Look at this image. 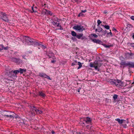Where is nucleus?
<instances>
[{
  "mask_svg": "<svg viewBox=\"0 0 134 134\" xmlns=\"http://www.w3.org/2000/svg\"><path fill=\"white\" fill-rule=\"evenodd\" d=\"M110 32L109 33H107V35H110L111 36H112V34L111 31L110 30Z\"/></svg>",
  "mask_w": 134,
  "mask_h": 134,
  "instance_id": "nucleus-39",
  "label": "nucleus"
},
{
  "mask_svg": "<svg viewBox=\"0 0 134 134\" xmlns=\"http://www.w3.org/2000/svg\"><path fill=\"white\" fill-rule=\"evenodd\" d=\"M132 47H133L134 49V46H133Z\"/></svg>",
  "mask_w": 134,
  "mask_h": 134,
  "instance_id": "nucleus-64",
  "label": "nucleus"
},
{
  "mask_svg": "<svg viewBox=\"0 0 134 134\" xmlns=\"http://www.w3.org/2000/svg\"><path fill=\"white\" fill-rule=\"evenodd\" d=\"M86 11H87V10H82L81 11L82 13H85L86 12Z\"/></svg>",
  "mask_w": 134,
  "mask_h": 134,
  "instance_id": "nucleus-53",
  "label": "nucleus"
},
{
  "mask_svg": "<svg viewBox=\"0 0 134 134\" xmlns=\"http://www.w3.org/2000/svg\"><path fill=\"white\" fill-rule=\"evenodd\" d=\"M14 118H19L20 119V117L18 115H17L16 114L14 113Z\"/></svg>",
  "mask_w": 134,
  "mask_h": 134,
  "instance_id": "nucleus-30",
  "label": "nucleus"
},
{
  "mask_svg": "<svg viewBox=\"0 0 134 134\" xmlns=\"http://www.w3.org/2000/svg\"><path fill=\"white\" fill-rule=\"evenodd\" d=\"M11 113V112H8L5 111H4L2 112V115L4 116H6L7 117Z\"/></svg>",
  "mask_w": 134,
  "mask_h": 134,
  "instance_id": "nucleus-14",
  "label": "nucleus"
},
{
  "mask_svg": "<svg viewBox=\"0 0 134 134\" xmlns=\"http://www.w3.org/2000/svg\"><path fill=\"white\" fill-rule=\"evenodd\" d=\"M2 19L5 21L8 22V18L6 14L3 12L0 13V19Z\"/></svg>",
  "mask_w": 134,
  "mask_h": 134,
  "instance_id": "nucleus-6",
  "label": "nucleus"
},
{
  "mask_svg": "<svg viewBox=\"0 0 134 134\" xmlns=\"http://www.w3.org/2000/svg\"><path fill=\"white\" fill-rule=\"evenodd\" d=\"M115 120L118 121V123L120 124H121L122 123H126L127 124L128 123V121H126V120L123 119L120 120V119L119 118L116 119Z\"/></svg>",
  "mask_w": 134,
  "mask_h": 134,
  "instance_id": "nucleus-10",
  "label": "nucleus"
},
{
  "mask_svg": "<svg viewBox=\"0 0 134 134\" xmlns=\"http://www.w3.org/2000/svg\"><path fill=\"white\" fill-rule=\"evenodd\" d=\"M78 65H79V66L77 68V69H78L81 68L82 65L81 63L79 62H78Z\"/></svg>",
  "mask_w": 134,
  "mask_h": 134,
  "instance_id": "nucleus-24",
  "label": "nucleus"
},
{
  "mask_svg": "<svg viewBox=\"0 0 134 134\" xmlns=\"http://www.w3.org/2000/svg\"><path fill=\"white\" fill-rule=\"evenodd\" d=\"M118 95L117 94H114L113 96V98L114 100H116V99H117L118 97Z\"/></svg>",
  "mask_w": 134,
  "mask_h": 134,
  "instance_id": "nucleus-32",
  "label": "nucleus"
},
{
  "mask_svg": "<svg viewBox=\"0 0 134 134\" xmlns=\"http://www.w3.org/2000/svg\"><path fill=\"white\" fill-rule=\"evenodd\" d=\"M91 36L92 37H94L95 38H97L98 37V36L97 35H96L95 34H91Z\"/></svg>",
  "mask_w": 134,
  "mask_h": 134,
  "instance_id": "nucleus-27",
  "label": "nucleus"
},
{
  "mask_svg": "<svg viewBox=\"0 0 134 134\" xmlns=\"http://www.w3.org/2000/svg\"><path fill=\"white\" fill-rule=\"evenodd\" d=\"M131 59H134V53H133V56H132V57H131Z\"/></svg>",
  "mask_w": 134,
  "mask_h": 134,
  "instance_id": "nucleus-57",
  "label": "nucleus"
},
{
  "mask_svg": "<svg viewBox=\"0 0 134 134\" xmlns=\"http://www.w3.org/2000/svg\"><path fill=\"white\" fill-rule=\"evenodd\" d=\"M71 34L72 36L75 37L77 35L76 33L74 31H71Z\"/></svg>",
  "mask_w": 134,
  "mask_h": 134,
  "instance_id": "nucleus-25",
  "label": "nucleus"
},
{
  "mask_svg": "<svg viewBox=\"0 0 134 134\" xmlns=\"http://www.w3.org/2000/svg\"><path fill=\"white\" fill-rule=\"evenodd\" d=\"M124 128H126L127 127V125L126 124H123L122 125Z\"/></svg>",
  "mask_w": 134,
  "mask_h": 134,
  "instance_id": "nucleus-43",
  "label": "nucleus"
},
{
  "mask_svg": "<svg viewBox=\"0 0 134 134\" xmlns=\"http://www.w3.org/2000/svg\"><path fill=\"white\" fill-rule=\"evenodd\" d=\"M38 95L42 98H44L46 95L45 93H43L42 91H40L38 93Z\"/></svg>",
  "mask_w": 134,
  "mask_h": 134,
  "instance_id": "nucleus-17",
  "label": "nucleus"
},
{
  "mask_svg": "<svg viewBox=\"0 0 134 134\" xmlns=\"http://www.w3.org/2000/svg\"><path fill=\"white\" fill-rule=\"evenodd\" d=\"M83 120V121L80 122V124L83 126H85L86 124H91L92 121L91 119L88 117L84 118Z\"/></svg>",
  "mask_w": 134,
  "mask_h": 134,
  "instance_id": "nucleus-4",
  "label": "nucleus"
},
{
  "mask_svg": "<svg viewBox=\"0 0 134 134\" xmlns=\"http://www.w3.org/2000/svg\"><path fill=\"white\" fill-rule=\"evenodd\" d=\"M133 86L132 85V84H131V86H129V87H127V88L128 89H130Z\"/></svg>",
  "mask_w": 134,
  "mask_h": 134,
  "instance_id": "nucleus-48",
  "label": "nucleus"
},
{
  "mask_svg": "<svg viewBox=\"0 0 134 134\" xmlns=\"http://www.w3.org/2000/svg\"><path fill=\"white\" fill-rule=\"evenodd\" d=\"M103 26H104L105 28L107 30H109L110 29V27L108 25H103Z\"/></svg>",
  "mask_w": 134,
  "mask_h": 134,
  "instance_id": "nucleus-33",
  "label": "nucleus"
},
{
  "mask_svg": "<svg viewBox=\"0 0 134 134\" xmlns=\"http://www.w3.org/2000/svg\"><path fill=\"white\" fill-rule=\"evenodd\" d=\"M98 29H95V31L96 32H97V31H98Z\"/></svg>",
  "mask_w": 134,
  "mask_h": 134,
  "instance_id": "nucleus-59",
  "label": "nucleus"
},
{
  "mask_svg": "<svg viewBox=\"0 0 134 134\" xmlns=\"http://www.w3.org/2000/svg\"><path fill=\"white\" fill-rule=\"evenodd\" d=\"M86 124V125L85 126H86L87 128L88 129H92V125L90 124V125H87Z\"/></svg>",
  "mask_w": 134,
  "mask_h": 134,
  "instance_id": "nucleus-23",
  "label": "nucleus"
},
{
  "mask_svg": "<svg viewBox=\"0 0 134 134\" xmlns=\"http://www.w3.org/2000/svg\"><path fill=\"white\" fill-rule=\"evenodd\" d=\"M131 19L134 20V16H132L131 17Z\"/></svg>",
  "mask_w": 134,
  "mask_h": 134,
  "instance_id": "nucleus-51",
  "label": "nucleus"
},
{
  "mask_svg": "<svg viewBox=\"0 0 134 134\" xmlns=\"http://www.w3.org/2000/svg\"><path fill=\"white\" fill-rule=\"evenodd\" d=\"M54 54L53 53H51V54H49L48 55V56L49 57V58H51L52 57H53V58L54 59L53 60H52L51 61V62L52 63H55L56 60H55V58L54 57Z\"/></svg>",
  "mask_w": 134,
  "mask_h": 134,
  "instance_id": "nucleus-12",
  "label": "nucleus"
},
{
  "mask_svg": "<svg viewBox=\"0 0 134 134\" xmlns=\"http://www.w3.org/2000/svg\"><path fill=\"white\" fill-rule=\"evenodd\" d=\"M103 30L102 29L100 26L98 27V31L99 32H102Z\"/></svg>",
  "mask_w": 134,
  "mask_h": 134,
  "instance_id": "nucleus-26",
  "label": "nucleus"
},
{
  "mask_svg": "<svg viewBox=\"0 0 134 134\" xmlns=\"http://www.w3.org/2000/svg\"><path fill=\"white\" fill-rule=\"evenodd\" d=\"M39 76L42 77H44L47 78L48 79L51 80V79L50 77L46 75V74L43 73H40L39 74Z\"/></svg>",
  "mask_w": 134,
  "mask_h": 134,
  "instance_id": "nucleus-9",
  "label": "nucleus"
},
{
  "mask_svg": "<svg viewBox=\"0 0 134 134\" xmlns=\"http://www.w3.org/2000/svg\"><path fill=\"white\" fill-rule=\"evenodd\" d=\"M73 28L74 29L79 31L80 32L82 31L85 30L83 26L78 25L74 26Z\"/></svg>",
  "mask_w": 134,
  "mask_h": 134,
  "instance_id": "nucleus-7",
  "label": "nucleus"
},
{
  "mask_svg": "<svg viewBox=\"0 0 134 134\" xmlns=\"http://www.w3.org/2000/svg\"><path fill=\"white\" fill-rule=\"evenodd\" d=\"M26 69H25L19 68L18 70H12L9 71V73H14V75H15V76H17V74L20 72L21 74H23L24 72H26Z\"/></svg>",
  "mask_w": 134,
  "mask_h": 134,
  "instance_id": "nucleus-5",
  "label": "nucleus"
},
{
  "mask_svg": "<svg viewBox=\"0 0 134 134\" xmlns=\"http://www.w3.org/2000/svg\"><path fill=\"white\" fill-rule=\"evenodd\" d=\"M118 80H119L116 79V80H115L113 82V83H114L116 86H117L118 87V84L119 82Z\"/></svg>",
  "mask_w": 134,
  "mask_h": 134,
  "instance_id": "nucleus-22",
  "label": "nucleus"
},
{
  "mask_svg": "<svg viewBox=\"0 0 134 134\" xmlns=\"http://www.w3.org/2000/svg\"><path fill=\"white\" fill-rule=\"evenodd\" d=\"M79 133L80 134H84V132H79Z\"/></svg>",
  "mask_w": 134,
  "mask_h": 134,
  "instance_id": "nucleus-55",
  "label": "nucleus"
},
{
  "mask_svg": "<svg viewBox=\"0 0 134 134\" xmlns=\"http://www.w3.org/2000/svg\"><path fill=\"white\" fill-rule=\"evenodd\" d=\"M76 65H77V62L76 60L74 61V62L71 64V65L72 66H74Z\"/></svg>",
  "mask_w": 134,
  "mask_h": 134,
  "instance_id": "nucleus-31",
  "label": "nucleus"
},
{
  "mask_svg": "<svg viewBox=\"0 0 134 134\" xmlns=\"http://www.w3.org/2000/svg\"><path fill=\"white\" fill-rule=\"evenodd\" d=\"M118 81H119L118 83V87H121L123 86L124 85L123 84V82L119 80Z\"/></svg>",
  "mask_w": 134,
  "mask_h": 134,
  "instance_id": "nucleus-21",
  "label": "nucleus"
},
{
  "mask_svg": "<svg viewBox=\"0 0 134 134\" xmlns=\"http://www.w3.org/2000/svg\"><path fill=\"white\" fill-rule=\"evenodd\" d=\"M102 32L103 33V34H102V35H105V34L107 33V31L106 30L104 31L103 30Z\"/></svg>",
  "mask_w": 134,
  "mask_h": 134,
  "instance_id": "nucleus-37",
  "label": "nucleus"
},
{
  "mask_svg": "<svg viewBox=\"0 0 134 134\" xmlns=\"http://www.w3.org/2000/svg\"><path fill=\"white\" fill-rule=\"evenodd\" d=\"M8 48V47L7 46L6 47H5L4 48H0V51L1 52L2 50H7Z\"/></svg>",
  "mask_w": 134,
  "mask_h": 134,
  "instance_id": "nucleus-34",
  "label": "nucleus"
},
{
  "mask_svg": "<svg viewBox=\"0 0 134 134\" xmlns=\"http://www.w3.org/2000/svg\"><path fill=\"white\" fill-rule=\"evenodd\" d=\"M37 7H34V5L31 7V9L32 10V11H31V13H32L34 12H36L37 11Z\"/></svg>",
  "mask_w": 134,
  "mask_h": 134,
  "instance_id": "nucleus-18",
  "label": "nucleus"
},
{
  "mask_svg": "<svg viewBox=\"0 0 134 134\" xmlns=\"http://www.w3.org/2000/svg\"><path fill=\"white\" fill-rule=\"evenodd\" d=\"M1 48H4L5 47H4V46L3 44H1L0 45Z\"/></svg>",
  "mask_w": 134,
  "mask_h": 134,
  "instance_id": "nucleus-50",
  "label": "nucleus"
},
{
  "mask_svg": "<svg viewBox=\"0 0 134 134\" xmlns=\"http://www.w3.org/2000/svg\"><path fill=\"white\" fill-rule=\"evenodd\" d=\"M83 14L82 13H80L78 15V16L79 17L80 16H81Z\"/></svg>",
  "mask_w": 134,
  "mask_h": 134,
  "instance_id": "nucleus-47",
  "label": "nucleus"
},
{
  "mask_svg": "<svg viewBox=\"0 0 134 134\" xmlns=\"http://www.w3.org/2000/svg\"><path fill=\"white\" fill-rule=\"evenodd\" d=\"M57 22H58V21L56 20H55L52 21L51 23L53 25H54L55 26H59L60 23H57Z\"/></svg>",
  "mask_w": 134,
  "mask_h": 134,
  "instance_id": "nucleus-16",
  "label": "nucleus"
},
{
  "mask_svg": "<svg viewBox=\"0 0 134 134\" xmlns=\"http://www.w3.org/2000/svg\"><path fill=\"white\" fill-rule=\"evenodd\" d=\"M81 89V88L80 87H79L78 89L77 90L78 92H80V90Z\"/></svg>",
  "mask_w": 134,
  "mask_h": 134,
  "instance_id": "nucleus-49",
  "label": "nucleus"
},
{
  "mask_svg": "<svg viewBox=\"0 0 134 134\" xmlns=\"http://www.w3.org/2000/svg\"><path fill=\"white\" fill-rule=\"evenodd\" d=\"M98 34V35L99 36H102V35H102V34Z\"/></svg>",
  "mask_w": 134,
  "mask_h": 134,
  "instance_id": "nucleus-58",
  "label": "nucleus"
},
{
  "mask_svg": "<svg viewBox=\"0 0 134 134\" xmlns=\"http://www.w3.org/2000/svg\"><path fill=\"white\" fill-rule=\"evenodd\" d=\"M102 65V64L100 61H97V66L100 67Z\"/></svg>",
  "mask_w": 134,
  "mask_h": 134,
  "instance_id": "nucleus-35",
  "label": "nucleus"
},
{
  "mask_svg": "<svg viewBox=\"0 0 134 134\" xmlns=\"http://www.w3.org/2000/svg\"><path fill=\"white\" fill-rule=\"evenodd\" d=\"M13 114L12 115H11V114H10L7 117V118H10L12 119H13L14 118V113H13Z\"/></svg>",
  "mask_w": 134,
  "mask_h": 134,
  "instance_id": "nucleus-28",
  "label": "nucleus"
},
{
  "mask_svg": "<svg viewBox=\"0 0 134 134\" xmlns=\"http://www.w3.org/2000/svg\"><path fill=\"white\" fill-rule=\"evenodd\" d=\"M121 65L120 67L122 66L123 68L125 67L128 66L129 68H134V62L130 61H126L122 60L120 63Z\"/></svg>",
  "mask_w": 134,
  "mask_h": 134,
  "instance_id": "nucleus-3",
  "label": "nucleus"
},
{
  "mask_svg": "<svg viewBox=\"0 0 134 134\" xmlns=\"http://www.w3.org/2000/svg\"><path fill=\"white\" fill-rule=\"evenodd\" d=\"M89 66L91 68L93 67L94 66V63L92 62L90 63Z\"/></svg>",
  "mask_w": 134,
  "mask_h": 134,
  "instance_id": "nucleus-38",
  "label": "nucleus"
},
{
  "mask_svg": "<svg viewBox=\"0 0 134 134\" xmlns=\"http://www.w3.org/2000/svg\"><path fill=\"white\" fill-rule=\"evenodd\" d=\"M11 60L13 62H14L17 64H19L20 63H22V60L20 59L12 57L11 59Z\"/></svg>",
  "mask_w": 134,
  "mask_h": 134,
  "instance_id": "nucleus-8",
  "label": "nucleus"
},
{
  "mask_svg": "<svg viewBox=\"0 0 134 134\" xmlns=\"http://www.w3.org/2000/svg\"><path fill=\"white\" fill-rule=\"evenodd\" d=\"M51 133L52 134H55V132L53 130L52 131Z\"/></svg>",
  "mask_w": 134,
  "mask_h": 134,
  "instance_id": "nucleus-54",
  "label": "nucleus"
},
{
  "mask_svg": "<svg viewBox=\"0 0 134 134\" xmlns=\"http://www.w3.org/2000/svg\"><path fill=\"white\" fill-rule=\"evenodd\" d=\"M104 13L106 14V13H107V12L106 11H104Z\"/></svg>",
  "mask_w": 134,
  "mask_h": 134,
  "instance_id": "nucleus-60",
  "label": "nucleus"
},
{
  "mask_svg": "<svg viewBox=\"0 0 134 134\" xmlns=\"http://www.w3.org/2000/svg\"><path fill=\"white\" fill-rule=\"evenodd\" d=\"M30 108V111L29 112L30 114H31V117L35 116L36 114H41L43 113V111L39 109L38 108H37L35 106H29Z\"/></svg>",
  "mask_w": 134,
  "mask_h": 134,
  "instance_id": "nucleus-1",
  "label": "nucleus"
},
{
  "mask_svg": "<svg viewBox=\"0 0 134 134\" xmlns=\"http://www.w3.org/2000/svg\"><path fill=\"white\" fill-rule=\"evenodd\" d=\"M74 1L76 2H77L78 3H79L80 2V0H74Z\"/></svg>",
  "mask_w": 134,
  "mask_h": 134,
  "instance_id": "nucleus-45",
  "label": "nucleus"
},
{
  "mask_svg": "<svg viewBox=\"0 0 134 134\" xmlns=\"http://www.w3.org/2000/svg\"><path fill=\"white\" fill-rule=\"evenodd\" d=\"M44 10L45 11L44 12V14L46 15H52L53 13L51 11L46 9H44Z\"/></svg>",
  "mask_w": 134,
  "mask_h": 134,
  "instance_id": "nucleus-13",
  "label": "nucleus"
},
{
  "mask_svg": "<svg viewBox=\"0 0 134 134\" xmlns=\"http://www.w3.org/2000/svg\"><path fill=\"white\" fill-rule=\"evenodd\" d=\"M10 74H9V76L11 78L13 79H16L17 78V76H15V75H14V73H9Z\"/></svg>",
  "mask_w": 134,
  "mask_h": 134,
  "instance_id": "nucleus-20",
  "label": "nucleus"
},
{
  "mask_svg": "<svg viewBox=\"0 0 134 134\" xmlns=\"http://www.w3.org/2000/svg\"><path fill=\"white\" fill-rule=\"evenodd\" d=\"M38 44L36 45H35V46H37L38 47H40L43 49H45L46 48V47L45 46L43 45L40 44L38 42Z\"/></svg>",
  "mask_w": 134,
  "mask_h": 134,
  "instance_id": "nucleus-19",
  "label": "nucleus"
},
{
  "mask_svg": "<svg viewBox=\"0 0 134 134\" xmlns=\"http://www.w3.org/2000/svg\"><path fill=\"white\" fill-rule=\"evenodd\" d=\"M132 84H134V81L132 83Z\"/></svg>",
  "mask_w": 134,
  "mask_h": 134,
  "instance_id": "nucleus-62",
  "label": "nucleus"
},
{
  "mask_svg": "<svg viewBox=\"0 0 134 134\" xmlns=\"http://www.w3.org/2000/svg\"><path fill=\"white\" fill-rule=\"evenodd\" d=\"M127 54H129L130 56H131V57H132V56H133V53H127Z\"/></svg>",
  "mask_w": 134,
  "mask_h": 134,
  "instance_id": "nucleus-42",
  "label": "nucleus"
},
{
  "mask_svg": "<svg viewBox=\"0 0 134 134\" xmlns=\"http://www.w3.org/2000/svg\"><path fill=\"white\" fill-rule=\"evenodd\" d=\"M127 85V84H126V85H125V86H126Z\"/></svg>",
  "mask_w": 134,
  "mask_h": 134,
  "instance_id": "nucleus-61",
  "label": "nucleus"
},
{
  "mask_svg": "<svg viewBox=\"0 0 134 134\" xmlns=\"http://www.w3.org/2000/svg\"><path fill=\"white\" fill-rule=\"evenodd\" d=\"M26 56L25 55H23L22 56L23 58H24V59H26V58H25V57Z\"/></svg>",
  "mask_w": 134,
  "mask_h": 134,
  "instance_id": "nucleus-52",
  "label": "nucleus"
},
{
  "mask_svg": "<svg viewBox=\"0 0 134 134\" xmlns=\"http://www.w3.org/2000/svg\"><path fill=\"white\" fill-rule=\"evenodd\" d=\"M98 66H95L94 65V68L96 70H97L98 69Z\"/></svg>",
  "mask_w": 134,
  "mask_h": 134,
  "instance_id": "nucleus-44",
  "label": "nucleus"
},
{
  "mask_svg": "<svg viewBox=\"0 0 134 134\" xmlns=\"http://www.w3.org/2000/svg\"><path fill=\"white\" fill-rule=\"evenodd\" d=\"M103 45L104 47L106 48H109L110 47L113 46V45H107L105 44H103Z\"/></svg>",
  "mask_w": 134,
  "mask_h": 134,
  "instance_id": "nucleus-29",
  "label": "nucleus"
},
{
  "mask_svg": "<svg viewBox=\"0 0 134 134\" xmlns=\"http://www.w3.org/2000/svg\"><path fill=\"white\" fill-rule=\"evenodd\" d=\"M92 40L94 43H96L99 44H101L102 43V42L99 40H97L96 39H93L91 38Z\"/></svg>",
  "mask_w": 134,
  "mask_h": 134,
  "instance_id": "nucleus-15",
  "label": "nucleus"
},
{
  "mask_svg": "<svg viewBox=\"0 0 134 134\" xmlns=\"http://www.w3.org/2000/svg\"><path fill=\"white\" fill-rule=\"evenodd\" d=\"M83 34L82 33H79L77 34L75 37L78 39H81L82 40L84 39V37H82L83 36Z\"/></svg>",
  "mask_w": 134,
  "mask_h": 134,
  "instance_id": "nucleus-11",
  "label": "nucleus"
},
{
  "mask_svg": "<svg viewBox=\"0 0 134 134\" xmlns=\"http://www.w3.org/2000/svg\"><path fill=\"white\" fill-rule=\"evenodd\" d=\"M23 41H25L28 45L35 46L38 44V42L28 36H23Z\"/></svg>",
  "mask_w": 134,
  "mask_h": 134,
  "instance_id": "nucleus-2",
  "label": "nucleus"
},
{
  "mask_svg": "<svg viewBox=\"0 0 134 134\" xmlns=\"http://www.w3.org/2000/svg\"><path fill=\"white\" fill-rule=\"evenodd\" d=\"M132 37L133 38L134 40V33L132 34Z\"/></svg>",
  "mask_w": 134,
  "mask_h": 134,
  "instance_id": "nucleus-56",
  "label": "nucleus"
},
{
  "mask_svg": "<svg viewBox=\"0 0 134 134\" xmlns=\"http://www.w3.org/2000/svg\"><path fill=\"white\" fill-rule=\"evenodd\" d=\"M112 30L113 31H114V32H118V31H117V30H116V29H115L114 27H113V28H112Z\"/></svg>",
  "mask_w": 134,
  "mask_h": 134,
  "instance_id": "nucleus-41",
  "label": "nucleus"
},
{
  "mask_svg": "<svg viewBox=\"0 0 134 134\" xmlns=\"http://www.w3.org/2000/svg\"><path fill=\"white\" fill-rule=\"evenodd\" d=\"M41 47H38V49H40Z\"/></svg>",
  "mask_w": 134,
  "mask_h": 134,
  "instance_id": "nucleus-63",
  "label": "nucleus"
},
{
  "mask_svg": "<svg viewBox=\"0 0 134 134\" xmlns=\"http://www.w3.org/2000/svg\"><path fill=\"white\" fill-rule=\"evenodd\" d=\"M94 65L97 66V61H95L94 62Z\"/></svg>",
  "mask_w": 134,
  "mask_h": 134,
  "instance_id": "nucleus-40",
  "label": "nucleus"
},
{
  "mask_svg": "<svg viewBox=\"0 0 134 134\" xmlns=\"http://www.w3.org/2000/svg\"><path fill=\"white\" fill-rule=\"evenodd\" d=\"M59 27H60V28H59L58 29L60 30H63V29L62 28L61 26L60 25H59Z\"/></svg>",
  "mask_w": 134,
  "mask_h": 134,
  "instance_id": "nucleus-46",
  "label": "nucleus"
},
{
  "mask_svg": "<svg viewBox=\"0 0 134 134\" xmlns=\"http://www.w3.org/2000/svg\"><path fill=\"white\" fill-rule=\"evenodd\" d=\"M102 23L101 21L99 20H97V26H99L100 24Z\"/></svg>",
  "mask_w": 134,
  "mask_h": 134,
  "instance_id": "nucleus-36",
  "label": "nucleus"
}]
</instances>
